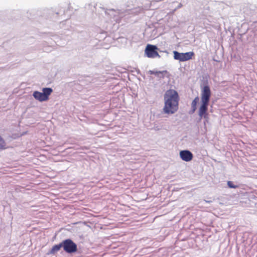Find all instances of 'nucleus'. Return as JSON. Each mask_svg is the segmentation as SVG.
Listing matches in <instances>:
<instances>
[{"instance_id": "nucleus-1", "label": "nucleus", "mask_w": 257, "mask_h": 257, "mask_svg": "<svg viewBox=\"0 0 257 257\" xmlns=\"http://www.w3.org/2000/svg\"><path fill=\"white\" fill-rule=\"evenodd\" d=\"M179 96L176 90H167L164 95V112L169 114L176 112L179 108Z\"/></svg>"}, {"instance_id": "nucleus-2", "label": "nucleus", "mask_w": 257, "mask_h": 257, "mask_svg": "<svg viewBox=\"0 0 257 257\" xmlns=\"http://www.w3.org/2000/svg\"><path fill=\"white\" fill-rule=\"evenodd\" d=\"M211 96V91L209 86L207 85L201 88L200 94V105L198 109V115L200 118L207 119L208 106Z\"/></svg>"}, {"instance_id": "nucleus-3", "label": "nucleus", "mask_w": 257, "mask_h": 257, "mask_svg": "<svg viewBox=\"0 0 257 257\" xmlns=\"http://www.w3.org/2000/svg\"><path fill=\"white\" fill-rule=\"evenodd\" d=\"M53 92L51 88H44L42 89V92L35 91L33 93L34 97L39 101H45L49 99V97Z\"/></svg>"}, {"instance_id": "nucleus-4", "label": "nucleus", "mask_w": 257, "mask_h": 257, "mask_svg": "<svg viewBox=\"0 0 257 257\" xmlns=\"http://www.w3.org/2000/svg\"><path fill=\"white\" fill-rule=\"evenodd\" d=\"M174 58L179 61L184 62L189 60L194 56L193 52H188L186 53H179L177 51H174Z\"/></svg>"}, {"instance_id": "nucleus-5", "label": "nucleus", "mask_w": 257, "mask_h": 257, "mask_svg": "<svg viewBox=\"0 0 257 257\" xmlns=\"http://www.w3.org/2000/svg\"><path fill=\"white\" fill-rule=\"evenodd\" d=\"M62 245L64 250L68 253L75 252L77 250V247L71 239H67L62 241Z\"/></svg>"}, {"instance_id": "nucleus-6", "label": "nucleus", "mask_w": 257, "mask_h": 257, "mask_svg": "<svg viewBox=\"0 0 257 257\" xmlns=\"http://www.w3.org/2000/svg\"><path fill=\"white\" fill-rule=\"evenodd\" d=\"M157 50L158 48L156 46L148 44L145 50V53L148 58H154L159 57Z\"/></svg>"}, {"instance_id": "nucleus-7", "label": "nucleus", "mask_w": 257, "mask_h": 257, "mask_svg": "<svg viewBox=\"0 0 257 257\" xmlns=\"http://www.w3.org/2000/svg\"><path fill=\"white\" fill-rule=\"evenodd\" d=\"M180 157L182 160L185 162H189L192 160L193 156L190 151L183 150L180 152Z\"/></svg>"}, {"instance_id": "nucleus-8", "label": "nucleus", "mask_w": 257, "mask_h": 257, "mask_svg": "<svg viewBox=\"0 0 257 257\" xmlns=\"http://www.w3.org/2000/svg\"><path fill=\"white\" fill-rule=\"evenodd\" d=\"M199 100V98L198 96H196L195 97V98L193 99V100L192 101L191 103V113H194L197 108V104Z\"/></svg>"}, {"instance_id": "nucleus-9", "label": "nucleus", "mask_w": 257, "mask_h": 257, "mask_svg": "<svg viewBox=\"0 0 257 257\" xmlns=\"http://www.w3.org/2000/svg\"><path fill=\"white\" fill-rule=\"evenodd\" d=\"M62 247H63L62 242L60 243L59 244L54 245L50 250V253L55 254L56 252L58 251Z\"/></svg>"}, {"instance_id": "nucleus-10", "label": "nucleus", "mask_w": 257, "mask_h": 257, "mask_svg": "<svg viewBox=\"0 0 257 257\" xmlns=\"http://www.w3.org/2000/svg\"><path fill=\"white\" fill-rule=\"evenodd\" d=\"M8 148L7 144L3 138L0 136V150H5Z\"/></svg>"}, {"instance_id": "nucleus-11", "label": "nucleus", "mask_w": 257, "mask_h": 257, "mask_svg": "<svg viewBox=\"0 0 257 257\" xmlns=\"http://www.w3.org/2000/svg\"><path fill=\"white\" fill-rule=\"evenodd\" d=\"M227 185L228 187L230 188H237L238 187L237 185H235L233 184V183L232 181H228L227 182Z\"/></svg>"}, {"instance_id": "nucleus-12", "label": "nucleus", "mask_w": 257, "mask_h": 257, "mask_svg": "<svg viewBox=\"0 0 257 257\" xmlns=\"http://www.w3.org/2000/svg\"><path fill=\"white\" fill-rule=\"evenodd\" d=\"M150 73L151 74H155V75H158L160 73V72H154L153 71H150Z\"/></svg>"}]
</instances>
